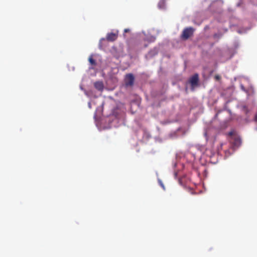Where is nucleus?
Masks as SVG:
<instances>
[{
  "instance_id": "nucleus-1",
  "label": "nucleus",
  "mask_w": 257,
  "mask_h": 257,
  "mask_svg": "<svg viewBox=\"0 0 257 257\" xmlns=\"http://www.w3.org/2000/svg\"><path fill=\"white\" fill-rule=\"evenodd\" d=\"M195 29L192 27H187L185 28L181 35V38L184 40L188 39L193 36Z\"/></svg>"
},
{
  "instance_id": "nucleus-2",
  "label": "nucleus",
  "mask_w": 257,
  "mask_h": 257,
  "mask_svg": "<svg viewBox=\"0 0 257 257\" xmlns=\"http://www.w3.org/2000/svg\"><path fill=\"white\" fill-rule=\"evenodd\" d=\"M135 78L134 75L131 74H127L125 75L124 78V84L125 86H132L134 85Z\"/></svg>"
},
{
  "instance_id": "nucleus-3",
  "label": "nucleus",
  "mask_w": 257,
  "mask_h": 257,
  "mask_svg": "<svg viewBox=\"0 0 257 257\" xmlns=\"http://www.w3.org/2000/svg\"><path fill=\"white\" fill-rule=\"evenodd\" d=\"M199 81V76L198 74H195L193 75L189 80V82L192 87H194L198 85Z\"/></svg>"
},
{
  "instance_id": "nucleus-4",
  "label": "nucleus",
  "mask_w": 257,
  "mask_h": 257,
  "mask_svg": "<svg viewBox=\"0 0 257 257\" xmlns=\"http://www.w3.org/2000/svg\"><path fill=\"white\" fill-rule=\"evenodd\" d=\"M118 37V33H108L106 36V40L108 41L113 42L117 39Z\"/></svg>"
},
{
  "instance_id": "nucleus-5",
  "label": "nucleus",
  "mask_w": 257,
  "mask_h": 257,
  "mask_svg": "<svg viewBox=\"0 0 257 257\" xmlns=\"http://www.w3.org/2000/svg\"><path fill=\"white\" fill-rule=\"evenodd\" d=\"M94 87L99 91H102L103 89V84L101 81H96L94 83Z\"/></svg>"
},
{
  "instance_id": "nucleus-6",
  "label": "nucleus",
  "mask_w": 257,
  "mask_h": 257,
  "mask_svg": "<svg viewBox=\"0 0 257 257\" xmlns=\"http://www.w3.org/2000/svg\"><path fill=\"white\" fill-rule=\"evenodd\" d=\"M233 143L235 146H239L241 143V140L239 137H235Z\"/></svg>"
},
{
  "instance_id": "nucleus-7",
  "label": "nucleus",
  "mask_w": 257,
  "mask_h": 257,
  "mask_svg": "<svg viewBox=\"0 0 257 257\" xmlns=\"http://www.w3.org/2000/svg\"><path fill=\"white\" fill-rule=\"evenodd\" d=\"M166 0H160L158 3V7L160 9H164L165 6Z\"/></svg>"
},
{
  "instance_id": "nucleus-8",
  "label": "nucleus",
  "mask_w": 257,
  "mask_h": 257,
  "mask_svg": "<svg viewBox=\"0 0 257 257\" xmlns=\"http://www.w3.org/2000/svg\"><path fill=\"white\" fill-rule=\"evenodd\" d=\"M88 61L92 65L95 66L96 65V61L94 59H93L92 55L89 56Z\"/></svg>"
},
{
  "instance_id": "nucleus-9",
  "label": "nucleus",
  "mask_w": 257,
  "mask_h": 257,
  "mask_svg": "<svg viewBox=\"0 0 257 257\" xmlns=\"http://www.w3.org/2000/svg\"><path fill=\"white\" fill-rule=\"evenodd\" d=\"M242 109H243V111L244 113L246 115H247L248 113H249V110L247 108V107L246 106H243V107H242Z\"/></svg>"
},
{
  "instance_id": "nucleus-10",
  "label": "nucleus",
  "mask_w": 257,
  "mask_h": 257,
  "mask_svg": "<svg viewBox=\"0 0 257 257\" xmlns=\"http://www.w3.org/2000/svg\"><path fill=\"white\" fill-rule=\"evenodd\" d=\"M215 78L216 79V80H219L220 79V76L219 75H216L215 76Z\"/></svg>"
},
{
  "instance_id": "nucleus-11",
  "label": "nucleus",
  "mask_w": 257,
  "mask_h": 257,
  "mask_svg": "<svg viewBox=\"0 0 257 257\" xmlns=\"http://www.w3.org/2000/svg\"><path fill=\"white\" fill-rule=\"evenodd\" d=\"M129 31H130V30H129L128 29H125L124 30V33H127V32H128Z\"/></svg>"
},
{
  "instance_id": "nucleus-12",
  "label": "nucleus",
  "mask_w": 257,
  "mask_h": 257,
  "mask_svg": "<svg viewBox=\"0 0 257 257\" xmlns=\"http://www.w3.org/2000/svg\"><path fill=\"white\" fill-rule=\"evenodd\" d=\"M254 121L257 122V113H256L254 116Z\"/></svg>"
},
{
  "instance_id": "nucleus-13",
  "label": "nucleus",
  "mask_w": 257,
  "mask_h": 257,
  "mask_svg": "<svg viewBox=\"0 0 257 257\" xmlns=\"http://www.w3.org/2000/svg\"><path fill=\"white\" fill-rule=\"evenodd\" d=\"M152 52V51H151V52L149 53V55H152V54H151Z\"/></svg>"
},
{
  "instance_id": "nucleus-14",
  "label": "nucleus",
  "mask_w": 257,
  "mask_h": 257,
  "mask_svg": "<svg viewBox=\"0 0 257 257\" xmlns=\"http://www.w3.org/2000/svg\"><path fill=\"white\" fill-rule=\"evenodd\" d=\"M161 186H162V187L164 188V185H163V184H162V183H161Z\"/></svg>"
}]
</instances>
